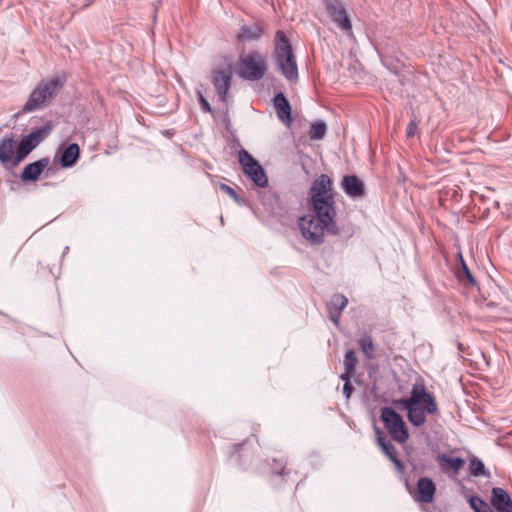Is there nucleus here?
I'll use <instances>...</instances> for the list:
<instances>
[{
	"instance_id": "obj_12",
	"label": "nucleus",
	"mask_w": 512,
	"mask_h": 512,
	"mask_svg": "<svg viewBox=\"0 0 512 512\" xmlns=\"http://www.w3.org/2000/svg\"><path fill=\"white\" fill-rule=\"evenodd\" d=\"M341 187L351 198H361L365 195V185L355 175H345L342 179Z\"/></svg>"
},
{
	"instance_id": "obj_20",
	"label": "nucleus",
	"mask_w": 512,
	"mask_h": 512,
	"mask_svg": "<svg viewBox=\"0 0 512 512\" xmlns=\"http://www.w3.org/2000/svg\"><path fill=\"white\" fill-rule=\"evenodd\" d=\"M80 156V148L76 143L68 145L60 156V164L62 167H71L76 164Z\"/></svg>"
},
{
	"instance_id": "obj_14",
	"label": "nucleus",
	"mask_w": 512,
	"mask_h": 512,
	"mask_svg": "<svg viewBox=\"0 0 512 512\" xmlns=\"http://www.w3.org/2000/svg\"><path fill=\"white\" fill-rule=\"evenodd\" d=\"M436 492V485L432 479L421 477L417 482L416 500L423 503H431Z\"/></svg>"
},
{
	"instance_id": "obj_24",
	"label": "nucleus",
	"mask_w": 512,
	"mask_h": 512,
	"mask_svg": "<svg viewBox=\"0 0 512 512\" xmlns=\"http://www.w3.org/2000/svg\"><path fill=\"white\" fill-rule=\"evenodd\" d=\"M455 275H456L457 279L465 285L469 284L471 286H474L476 284V280L474 279L473 275L469 271V269L462 257H461V266L456 270Z\"/></svg>"
},
{
	"instance_id": "obj_17",
	"label": "nucleus",
	"mask_w": 512,
	"mask_h": 512,
	"mask_svg": "<svg viewBox=\"0 0 512 512\" xmlns=\"http://www.w3.org/2000/svg\"><path fill=\"white\" fill-rule=\"evenodd\" d=\"M274 106L278 118L283 122L290 123L292 120L291 106L283 93L280 92L274 97Z\"/></svg>"
},
{
	"instance_id": "obj_27",
	"label": "nucleus",
	"mask_w": 512,
	"mask_h": 512,
	"mask_svg": "<svg viewBox=\"0 0 512 512\" xmlns=\"http://www.w3.org/2000/svg\"><path fill=\"white\" fill-rule=\"evenodd\" d=\"M469 503L475 512H493L491 507L477 496H471Z\"/></svg>"
},
{
	"instance_id": "obj_21",
	"label": "nucleus",
	"mask_w": 512,
	"mask_h": 512,
	"mask_svg": "<svg viewBox=\"0 0 512 512\" xmlns=\"http://www.w3.org/2000/svg\"><path fill=\"white\" fill-rule=\"evenodd\" d=\"M377 442L381 447L382 451L386 454V456L398 467L401 468L402 464L397 457V452L395 447L387 440L386 436H384L380 430H377Z\"/></svg>"
},
{
	"instance_id": "obj_8",
	"label": "nucleus",
	"mask_w": 512,
	"mask_h": 512,
	"mask_svg": "<svg viewBox=\"0 0 512 512\" xmlns=\"http://www.w3.org/2000/svg\"><path fill=\"white\" fill-rule=\"evenodd\" d=\"M48 130L37 129L23 137L15 152L14 165H18L34 148H36L47 136Z\"/></svg>"
},
{
	"instance_id": "obj_23",
	"label": "nucleus",
	"mask_w": 512,
	"mask_h": 512,
	"mask_svg": "<svg viewBox=\"0 0 512 512\" xmlns=\"http://www.w3.org/2000/svg\"><path fill=\"white\" fill-rule=\"evenodd\" d=\"M358 363L356 353L354 350H348L344 355V368L345 371L340 375L341 380H347V376L355 374L356 365Z\"/></svg>"
},
{
	"instance_id": "obj_19",
	"label": "nucleus",
	"mask_w": 512,
	"mask_h": 512,
	"mask_svg": "<svg viewBox=\"0 0 512 512\" xmlns=\"http://www.w3.org/2000/svg\"><path fill=\"white\" fill-rule=\"evenodd\" d=\"M15 142L12 137H6L0 141V162L7 164L15 161Z\"/></svg>"
},
{
	"instance_id": "obj_5",
	"label": "nucleus",
	"mask_w": 512,
	"mask_h": 512,
	"mask_svg": "<svg viewBox=\"0 0 512 512\" xmlns=\"http://www.w3.org/2000/svg\"><path fill=\"white\" fill-rule=\"evenodd\" d=\"M381 420L393 440L404 443L409 438L407 426L403 418L391 407L381 409Z\"/></svg>"
},
{
	"instance_id": "obj_18",
	"label": "nucleus",
	"mask_w": 512,
	"mask_h": 512,
	"mask_svg": "<svg viewBox=\"0 0 512 512\" xmlns=\"http://www.w3.org/2000/svg\"><path fill=\"white\" fill-rule=\"evenodd\" d=\"M347 304L348 299L344 295L334 294L327 304L330 320H338Z\"/></svg>"
},
{
	"instance_id": "obj_15",
	"label": "nucleus",
	"mask_w": 512,
	"mask_h": 512,
	"mask_svg": "<svg viewBox=\"0 0 512 512\" xmlns=\"http://www.w3.org/2000/svg\"><path fill=\"white\" fill-rule=\"evenodd\" d=\"M491 503L499 512H512V500L510 495L502 488L492 489Z\"/></svg>"
},
{
	"instance_id": "obj_25",
	"label": "nucleus",
	"mask_w": 512,
	"mask_h": 512,
	"mask_svg": "<svg viewBox=\"0 0 512 512\" xmlns=\"http://www.w3.org/2000/svg\"><path fill=\"white\" fill-rule=\"evenodd\" d=\"M327 127L324 122L318 121L311 125L309 131V137L311 140H320L323 139L326 135Z\"/></svg>"
},
{
	"instance_id": "obj_30",
	"label": "nucleus",
	"mask_w": 512,
	"mask_h": 512,
	"mask_svg": "<svg viewBox=\"0 0 512 512\" xmlns=\"http://www.w3.org/2000/svg\"><path fill=\"white\" fill-rule=\"evenodd\" d=\"M417 129H418L417 123L414 120H411L409 122V124L407 126V130H406L407 137H409V138L413 137L416 134Z\"/></svg>"
},
{
	"instance_id": "obj_2",
	"label": "nucleus",
	"mask_w": 512,
	"mask_h": 512,
	"mask_svg": "<svg viewBox=\"0 0 512 512\" xmlns=\"http://www.w3.org/2000/svg\"><path fill=\"white\" fill-rule=\"evenodd\" d=\"M67 81L65 74L54 75L48 79H43L31 91L27 101L22 107L23 113H30L43 109L48 105L63 88Z\"/></svg>"
},
{
	"instance_id": "obj_10",
	"label": "nucleus",
	"mask_w": 512,
	"mask_h": 512,
	"mask_svg": "<svg viewBox=\"0 0 512 512\" xmlns=\"http://www.w3.org/2000/svg\"><path fill=\"white\" fill-rule=\"evenodd\" d=\"M212 82L217 90L219 99L225 102L227 100V95L232 82V72L230 67H227L226 69L215 70L213 72Z\"/></svg>"
},
{
	"instance_id": "obj_13",
	"label": "nucleus",
	"mask_w": 512,
	"mask_h": 512,
	"mask_svg": "<svg viewBox=\"0 0 512 512\" xmlns=\"http://www.w3.org/2000/svg\"><path fill=\"white\" fill-rule=\"evenodd\" d=\"M49 163L50 161L48 158H42L26 165L21 172V180L23 182L38 180L42 172L48 167Z\"/></svg>"
},
{
	"instance_id": "obj_32",
	"label": "nucleus",
	"mask_w": 512,
	"mask_h": 512,
	"mask_svg": "<svg viewBox=\"0 0 512 512\" xmlns=\"http://www.w3.org/2000/svg\"><path fill=\"white\" fill-rule=\"evenodd\" d=\"M199 100H200V103H201L202 108H203L205 111L210 112V111H211L210 104H209V102L204 98V96L202 95V93H199Z\"/></svg>"
},
{
	"instance_id": "obj_26",
	"label": "nucleus",
	"mask_w": 512,
	"mask_h": 512,
	"mask_svg": "<svg viewBox=\"0 0 512 512\" xmlns=\"http://www.w3.org/2000/svg\"><path fill=\"white\" fill-rule=\"evenodd\" d=\"M358 344L367 358H374V345L370 336H363L359 339Z\"/></svg>"
},
{
	"instance_id": "obj_3",
	"label": "nucleus",
	"mask_w": 512,
	"mask_h": 512,
	"mask_svg": "<svg viewBox=\"0 0 512 512\" xmlns=\"http://www.w3.org/2000/svg\"><path fill=\"white\" fill-rule=\"evenodd\" d=\"M275 59L276 63L289 81L298 79V67L296 56L293 53L292 45L283 31L279 30L275 35Z\"/></svg>"
},
{
	"instance_id": "obj_31",
	"label": "nucleus",
	"mask_w": 512,
	"mask_h": 512,
	"mask_svg": "<svg viewBox=\"0 0 512 512\" xmlns=\"http://www.w3.org/2000/svg\"><path fill=\"white\" fill-rule=\"evenodd\" d=\"M220 188H221L222 191H224L225 193H227L231 197H233V198L237 197V194H236L235 190L232 189L230 186H228L226 184H221Z\"/></svg>"
},
{
	"instance_id": "obj_16",
	"label": "nucleus",
	"mask_w": 512,
	"mask_h": 512,
	"mask_svg": "<svg viewBox=\"0 0 512 512\" xmlns=\"http://www.w3.org/2000/svg\"><path fill=\"white\" fill-rule=\"evenodd\" d=\"M437 462L444 472L451 471L454 475H457L465 465V461L462 458L450 457L446 454H439Z\"/></svg>"
},
{
	"instance_id": "obj_6",
	"label": "nucleus",
	"mask_w": 512,
	"mask_h": 512,
	"mask_svg": "<svg viewBox=\"0 0 512 512\" xmlns=\"http://www.w3.org/2000/svg\"><path fill=\"white\" fill-rule=\"evenodd\" d=\"M239 162L244 173L259 187H265L268 179L258 161L246 150L239 152Z\"/></svg>"
},
{
	"instance_id": "obj_11",
	"label": "nucleus",
	"mask_w": 512,
	"mask_h": 512,
	"mask_svg": "<svg viewBox=\"0 0 512 512\" xmlns=\"http://www.w3.org/2000/svg\"><path fill=\"white\" fill-rule=\"evenodd\" d=\"M400 409L407 410V417L409 422L419 427L426 422V414H430L426 409L425 403H417L412 405H396Z\"/></svg>"
},
{
	"instance_id": "obj_1",
	"label": "nucleus",
	"mask_w": 512,
	"mask_h": 512,
	"mask_svg": "<svg viewBox=\"0 0 512 512\" xmlns=\"http://www.w3.org/2000/svg\"><path fill=\"white\" fill-rule=\"evenodd\" d=\"M311 214L299 218L302 236L311 244L323 243L325 233L339 234L336 224V202L333 182L326 174L315 179L310 188Z\"/></svg>"
},
{
	"instance_id": "obj_7",
	"label": "nucleus",
	"mask_w": 512,
	"mask_h": 512,
	"mask_svg": "<svg viewBox=\"0 0 512 512\" xmlns=\"http://www.w3.org/2000/svg\"><path fill=\"white\" fill-rule=\"evenodd\" d=\"M417 403H425L426 409L430 414H435L438 411L434 397L426 391L425 386L422 384L413 385L410 397L394 401L395 405H414Z\"/></svg>"
},
{
	"instance_id": "obj_28",
	"label": "nucleus",
	"mask_w": 512,
	"mask_h": 512,
	"mask_svg": "<svg viewBox=\"0 0 512 512\" xmlns=\"http://www.w3.org/2000/svg\"><path fill=\"white\" fill-rule=\"evenodd\" d=\"M469 468H470V473L473 476L477 477V476H481V475H485L486 474L484 463L480 459H478L476 457H473L470 460Z\"/></svg>"
},
{
	"instance_id": "obj_9",
	"label": "nucleus",
	"mask_w": 512,
	"mask_h": 512,
	"mask_svg": "<svg viewBox=\"0 0 512 512\" xmlns=\"http://www.w3.org/2000/svg\"><path fill=\"white\" fill-rule=\"evenodd\" d=\"M326 10L332 21L343 31L351 32L352 23L345 7L338 0H325Z\"/></svg>"
},
{
	"instance_id": "obj_22",
	"label": "nucleus",
	"mask_w": 512,
	"mask_h": 512,
	"mask_svg": "<svg viewBox=\"0 0 512 512\" xmlns=\"http://www.w3.org/2000/svg\"><path fill=\"white\" fill-rule=\"evenodd\" d=\"M263 29L259 25L253 27L243 26L237 34V39L242 42L256 41L261 38Z\"/></svg>"
},
{
	"instance_id": "obj_29",
	"label": "nucleus",
	"mask_w": 512,
	"mask_h": 512,
	"mask_svg": "<svg viewBox=\"0 0 512 512\" xmlns=\"http://www.w3.org/2000/svg\"><path fill=\"white\" fill-rule=\"evenodd\" d=\"M352 376H347V380H343L345 383H344V386H343V393L344 395L346 396L347 399L350 398L352 392H353V387L351 386L350 384V378Z\"/></svg>"
},
{
	"instance_id": "obj_4",
	"label": "nucleus",
	"mask_w": 512,
	"mask_h": 512,
	"mask_svg": "<svg viewBox=\"0 0 512 512\" xmlns=\"http://www.w3.org/2000/svg\"><path fill=\"white\" fill-rule=\"evenodd\" d=\"M267 70V60L265 56L258 51L241 55L235 66L236 74L240 78L248 81H258L262 79Z\"/></svg>"
}]
</instances>
